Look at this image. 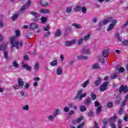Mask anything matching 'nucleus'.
<instances>
[{
  "instance_id": "7ed1b4c3",
  "label": "nucleus",
  "mask_w": 128,
  "mask_h": 128,
  "mask_svg": "<svg viewBox=\"0 0 128 128\" xmlns=\"http://www.w3.org/2000/svg\"><path fill=\"white\" fill-rule=\"evenodd\" d=\"M24 82L22 80V79L19 78L18 79V85L13 86L14 90H18L19 88H24Z\"/></svg>"
},
{
  "instance_id": "cd10ccee",
  "label": "nucleus",
  "mask_w": 128,
  "mask_h": 128,
  "mask_svg": "<svg viewBox=\"0 0 128 128\" xmlns=\"http://www.w3.org/2000/svg\"><path fill=\"white\" fill-rule=\"evenodd\" d=\"M39 68H40V63L36 62L34 65V70L36 71V72L38 71Z\"/></svg>"
},
{
  "instance_id": "dca6fc26",
  "label": "nucleus",
  "mask_w": 128,
  "mask_h": 128,
  "mask_svg": "<svg viewBox=\"0 0 128 128\" xmlns=\"http://www.w3.org/2000/svg\"><path fill=\"white\" fill-rule=\"evenodd\" d=\"M30 28L31 30H36L38 28V24L36 23H31L30 25Z\"/></svg>"
},
{
  "instance_id": "13d9d810",
  "label": "nucleus",
  "mask_w": 128,
  "mask_h": 128,
  "mask_svg": "<svg viewBox=\"0 0 128 128\" xmlns=\"http://www.w3.org/2000/svg\"><path fill=\"white\" fill-rule=\"evenodd\" d=\"M88 116H94V112H92V111L89 112L88 114Z\"/></svg>"
},
{
  "instance_id": "6ab92c4d",
  "label": "nucleus",
  "mask_w": 128,
  "mask_h": 128,
  "mask_svg": "<svg viewBox=\"0 0 128 128\" xmlns=\"http://www.w3.org/2000/svg\"><path fill=\"white\" fill-rule=\"evenodd\" d=\"M82 52L84 54H90V50L84 48L82 50Z\"/></svg>"
},
{
  "instance_id": "ea45409f",
  "label": "nucleus",
  "mask_w": 128,
  "mask_h": 128,
  "mask_svg": "<svg viewBox=\"0 0 128 128\" xmlns=\"http://www.w3.org/2000/svg\"><path fill=\"white\" fill-rule=\"evenodd\" d=\"M116 70H118L119 72H124V68L122 67H118Z\"/></svg>"
},
{
  "instance_id": "4d7b16f0",
  "label": "nucleus",
  "mask_w": 128,
  "mask_h": 128,
  "mask_svg": "<svg viewBox=\"0 0 128 128\" xmlns=\"http://www.w3.org/2000/svg\"><path fill=\"white\" fill-rule=\"evenodd\" d=\"M122 112H124V108H120L119 112H118L119 114H122Z\"/></svg>"
},
{
  "instance_id": "412c9836",
  "label": "nucleus",
  "mask_w": 128,
  "mask_h": 128,
  "mask_svg": "<svg viewBox=\"0 0 128 128\" xmlns=\"http://www.w3.org/2000/svg\"><path fill=\"white\" fill-rule=\"evenodd\" d=\"M50 66H58V60H53L50 62Z\"/></svg>"
},
{
  "instance_id": "5fc2aeb1",
  "label": "nucleus",
  "mask_w": 128,
  "mask_h": 128,
  "mask_svg": "<svg viewBox=\"0 0 128 128\" xmlns=\"http://www.w3.org/2000/svg\"><path fill=\"white\" fill-rule=\"evenodd\" d=\"M102 124L104 126H106V124H108V119H104Z\"/></svg>"
},
{
  "instance_id": "052dcab7",
  "label": "nucleus",
  "mask_w": 128,
  "mask_h": 128,
  "mask_svg": "<svg viewBox=\"0 0 128 128\" xmlns=\"http://www.w3.org/2000/svg\"><path fill=\"white\" fill-rule=\"evenodd\" d=\"M112 106H114L112 102H109L107 104L108 108H112Z\"/></svg>"
},
{
  "instance_id": "f257e3e1",
  "label": "nucleus",
  "mask_w": 128,
  "mask_h": 128,
  "mask_svg": "<svg viewBox=\"0 0 128 128\" xmlns=\"http://www.w3.org/2000/svg\"><path fill=\"white\" fill-rule=\"evenodd\" d=\"M16 36L10 37V44L12 48V52H14V48H16L17 50H19V48H22V46H24V42H18V41L16 40Z\"/></svg>"
},
{
  "instance_id": "c9c22d12",
  "label": "nucleus",
  "mask_w": 128,
  "mask_h": 128,
  "mask_svg": "<svg viewBox=\"0 0 128 128\" xmlns=\"http://www.w3.org/2000/svg\"><path fill=\"white\" fill-rule=\"evenodd\" d=\"M88 84H90V80L88 79L86 81H85V82H84L82 84V88H86V86H88Z\"/></svg>"
},
{
  "instance_id": "f3484780",
  "label": "nucleus",
  "mask_w": 128,
  "mask_h": 128,
  "mask_svg": "<svg viewBox=\"0 0 128 128\" xmlns=\"http://www.w3.org/2000/svg\"><path fill=\"white\" fill-rule=\"evenodd\" d=\"M62 31H60V30H57L55 34H54V36L56 38H58V36H62Z\"/></svg>"
},
{
  "instance_id": "ddd939ff",
  "label": "nucleus",
  "mask_w": 128,
  "mask_h": 128,
  "mask_svg": "<svg viewBox=\"0 0 128 128\" xmlns=\"http://www.w3.org/2000/svg\"><path fill=\"white\" fill-rule=\"evenodd\" d=\"M100 66V64L98 63H95L92 66V70H98Z\"/></svg>"
},
{
  "instance_id": "2f4dec72",
  "label": "nucleus",
  "mask_w": 128,
  "mask_h": 128,
  "mask_svg": "<svg viewBox=\"0 0 128 128\" xmlns=\"http://www.w3.org/2000/svg\"><path fill=\"white\" fill-rule=\"evenodd\" d=\"M6 48V44H4L0 45V50H4Z\"/></svg>"
},
{
  "instance_id": "864d4df0",
  "label": "nucleus",
  "mask_w": 128,
  "mask_h": 128,
  "mask_svg": "<svg viewBox=\"0 0 128 128\" xmlns=\"http://www.w3.org/2000/svg\"><path fill=\"white\" fill-rule=\"evenodd\" d=\"M30 88V84L27 83L24 85V90H28Z\"/></svg>"
},
{
  "instance_id": "6e6552de",
  "label": "nucleus",
  "mask_w": 128,
  "mask_h": 128,
  "mask_svg": "<svg viewBox=\"0 0 128 128\" xmlns=\"http://www.w3.org/2000/svg\"><path fill=\"white\" fill-rule=\"evenodd\" d=\"M94 104L95 106H98V108L96 110V114H100V112H102V106H100V104L98 103V101L95 102Z\"/></svg>"
},
{
  "instance_id": "f704fd0d",
  "label": "nucleus",
  "mask_w": 128,
  "mask_h": 128,
  "mask_svg": "<svg viewBox=\"0 0 128 128\" xmlns=\"http://www.w3.org/2000/svg\"><path fill=\"white\" fill-rule=\"evenodd\" d=\"M74 12H80V10H82V6H75L74 9Z\"/></svg>"
},
{
  "instance_id": "393cba45",
  "label": "nucleus",
  "mask_w": 128,
  "mask_h": 128,
  "mask_svg": "<svg viewBox=\"0 0 128 128\" xmlns=\"http://www.w3.org/2000/svg\"><path fill=\"white\" fill-rule=\"evenodd\" d=\"M72 26H74L76 28H82V25L76 23H74L72 24Z\"/></svg>"
},
{
  "instance_id": "f8f14e48",
  "label": "nucleus",
  "mask_w": 128,
  "mask_h": 128,
  "mask_svg": "<svg viewBox=\"0 0 128 128\" xmlns=\"http://www.w3.org/2000/svg\"><path fill=\"white\" fill-rule=\"evenodd\" d=\"M22 66L23 68H25V70H26L29 72H30V70H32V67L27 64H24V62H22Z\"/></svg>"
},
{
  "instance_id": "338daca9",
  "label": "nucleus",
  "mask_w": 128,
  "mask_h": 128,
  "mask_svg": "<svg viewBox=\"0 0 128 128\" xmlns=\"http://www.w3.org/2000/svg\"><path fill=\"white\" fill-rule=\"evenodd\" d=\"M123 44H124L125 46H128V40H125L122 42Z\"/></svg>"
},
{
  "instance_id": "c85d7f7f",
  "label": "nucleus",
  "mask_w": 128,
  "mask_h": 128,
  "mask_svg": "<svg viewBox=\"0 0 128 128\" xmlns=\"http://www.w3.org/2000/svg\"><path fill=\"white\" fill-rule=\"evenodd\" d=\"M78 58L79 60H88V56L80 55L78 56Z\"/></svg>"
},
{
  "instance_id": "aec40b11",
  "label": "nucleus",
  "mask_w": 128,
  "mask_h": 128,
  "mask_svg": "<svg viewBox=\"0 0 128 128\" xmlns=\"http://www.w3.org/2000/svg\"><path fill=\"white\" fill-rule=\"evenodd\" d=\"M40 14H50V10L48 9H41L40 10Z\"/></svg>"
},
{
  "instance_id": "603ef678",
  "label": "nucleus",
  "mask_w": 128,
  "mask_h": 128,
  "mask_svg": "<svg viewBox=\"0 0 128 128\" xmlns=\"http://www.w3.org/2000/svg\"><path fill=\"white\" fill-rule=\"evenodd\" d=\"M16 36H20V32L18 30H16L15 31Z\"/></svg>"
},
{
  "instance_id": "9d476101",
  "label": "nucleus",
  "mask_w": 128,
  "mask_h": 128,
  "mask_svg": "<svg viewBox=\"0 0 128 128\" xmlns=\"http://www.w3.org/2000/svg\"><path fill=\"white\" fill-rule=\"evenodd\" d=\"M31 4H32V2L30 0H29L28 2L26 4L24 5V6H23L21 8V11L22 12V11L24 10H26V8H28L30 6Z\"/></svg>"
},
{
  "instance_id": "e2e57ef3",
  "label": "nucleus",
  "mask_w": 128,
  "mask_h": 128,
  "mask_svg": "<svg viewBox=\"0 0 128 128\" xmlns=\"http://www.w3.org/2000/svg\"><path fill=\"white\" fill-rule=\"evenodd\" d=\"M118 78V76L116 74H114L111 76V78L112 80H114V78Z\"/></svg>"
},
{
  "instance_id": "3c124183",
  "label": "nucleus",
  "mask_w": 128,
  "mask_h": 128,
  "mask_svg": "<svg viewBox=\"0 0 128 128\" xmlns=\"http://www.w3.org/2000/svg\"><path fill=\"white\" fill-rule=\"evenodd\" d=\"M81 10H82L83 14H86L87 10H86V7H82H82Z\"/></svg>"
},
{
  "instance_id": "a878e982",
  "label": "nucleus",
  "mask_w": 128,
  "mask_h": 128,
  "mask_svg": "<svg viewBox=\"0 0 128 128\" xmlns=\"http://www.w3.org/2000/svg\"><path fill=\"white\" fill-rule=\"evenodd\" d=\"M48 120H54L56 118V116L54 114L53 115H49L48 116Z\"/></svg>"
},
{
  "instance_id": "39448f33",
  "label": "nucleus",
  "mask_w": 128,
  "mask_h": 128,
  "mask_svg": "<svg viewBox=\"0 0 128 128\" xmlns=\"http://www.w3.org/2000/svg\"><path fill=\"white\" fill-rule=\"evenodd\" d=\"M112 24H110L108 28L106 29L107 32H110V30H112L114 28V26H116V20H111Z\"/></svg>"
},
{
  "instance_id": "c03bdc74",
  "label": "nucleus",
  "mask_w": 128,
  "mask_h": 128,
  "mask_svg": "<svg viewBox=\"0 0 128 128\" xmlns=\"http://www.w3.org/2000/svg\"><path fill=\"white\" fill-rule=\"evenodd\" d=\"M112 118L114 120V122H116V120H118V116H116V115H115L113 118H110V122H112Z\"/></svg>"
},
{
  "instance_id": "09e8293b",
  "label": "nucleus",
  "mask_w": 128,
  "mask_h": 128,
  "mask_svg": "<svg viewBox=\"0 0 128 128\" xmlns=\"http://www.w3.org/2000/svg\"><path fill=\"white\" fill-rule=\"evenodd\" d=\"M91 98H92V100H94L96 98V96L94 94V93H92L91 94Z\"/></svg>"
},
{
  "instance_id": "20e7f679",
  "label": "nucleus",
  "mask_w": 128,
  "mask_h": 128,
  "mask_svg": "<svg viewBox=\"0 0 128 128\" xmlns=\"http://www.w3.org/2000/svg\"><path fill=\"white\" fill-rule=\"evenodd\" d=\"M110 84V82H105L102 84L100 86V92H106V90H108V86Z\"/></svg>"
},
{
  "instance_id": "680f3d73",
  "label": "nucleus",
  "mask_w": 128,
  "mask_h": 128,
  "mask_svg": "<svg viewBox=\"0 0 128 128\" xmlns=\"http://www.w3.org/2000/svg\"><path fill=\"white\" fill-rule=\"evenodd\" d=\"M51 32H46V34H45V36H46V38H48V36H50V34H51Z\"/></svg>"
},
{
  "instance_id": "5701e85b",
  "label": "nucleus",
  "mask_w": 128,
  "mask_h": 128,
  "mask_svg": "<svg viewBox=\"0 0 128 128\" xmlns=\"http://www.w3.org/2000/svg\"><path fill=\"white\" fill-rule=\"evenodd\" d=\"M110 54V51L108 50H104L103 51V56L104 58H108Z\"/></svg>"
},
{
  "instance_id": "a18cd8bd",
  "label": "nucleus",
  "mask_w": 128,
  "mask_h": 128,
  "mask_svg": "<svg viewBox=\"0 0 128 128\" xmlns=\"http://www.w3.org/2000/svg\"><path fill=\"white\" fill-rule=\"evenodd\" d=\"M84 120V116H82L79 118H78L77 120H76V122H82V120Z\"/></svg>"
},
{
  "instance_id": "58836bf2",
  "label": "nucleus",
  "mask_w": 128,
  "mask_h": 128,
  "mask_svg": "<svg viewBox=\"0 0 128 128\" xmlns=\"http://www.w3.org/2000/svg\"><path fill=\"white\" fill-rule=\"evenodd\" d=\"M90 102H92V100L90 99V98H88L86 100V101L84 102V104H86V106H88V104H90Z\"/></svg>"
},
{
  "instance_id": "de8ad7c7",
  "label": "nucleus",
  "mask_w": 128,
  "mask_h": 128,
  "mask_svg": "<svg viewBox=\"0 0 128 128\" xmlns=\"http://www.w3.org/2000/svg\"><path fill=\"white\" fill-rule=\"evenodd\" d=\"M64 112H70V107L65 106L64 108Z\"/></svg>"
},
{
  "instance_id": "a211bd4d",
  "label": "nucleus",
  "mask_w": 128,
  "mask_h": 128,
  "mask_svg": "<svg viewBox=\"0 0 128 128\" xmlns=\"http://www.w3.org/2000/svg\"><path fill=\"white\" fill-rule=\"evenodd\" d=\"M48 18L45 17V16H42L40 18L42 24L46 23V22H48Z\"/></svg>"
},
{
  "instance_id": "79ce46f5",
  "label": "nucleus",
  "mask_w": 128,
  "mask_h": 128,
  "mask_svg": "<svg viewBox=\"0 0 128 128\" xmlns=\"http://www.w3.org/2000/svg\"><path fill=\"white\" fill-rule=\"evenodd\" d=\"M4 58H6L7 60H8V53L7 51H4Z\"/></svg>"
},
{
  "instance_id": "a19ab883",
  "label": "nucleus",
  "mask_w": 128,
  "mask_h": 128,
  "mask_svg": "<svg viewBox=\"0 0 128 128\" xmlns=\"http://www.w3.org/2000/svg\"><path fill=\"white\" fill-rule=\"evenodd\" d=\"M118 128H122V126L120 124H122V119L118 118Z\"/></svg>"
},
{
  "instance_id": "f03ea898",
  "label": "nucleus",
  "mask_w": 128,
  "mask_h": 128,
  "mask_svg": "<svg viewBox=\"0 0 128 128\" xmlns=\"http://www.w3.org/2000/svg\"><path fill=\"white\" fill-rule=\"evenodd\" d=\"M84 89H80L77 91L76 96L74 98V100H76L78 98V102H80L83 98L86 96V93H84Z\"/></svg>"
},
{
  "instance_id": "69168bd1",
  "label": "nucleus",
  "mask_w": 128,
  "mask_h": 128,
  "mask_svg": "<svg viewBox=\"0 0 128 128\" xmlns=\"http://www.w3.org/2000/svg\"><path fill=\"white\" fill-rule=\"evenodd\" d=\"M24 60H30V58H28V55H26L24 57Z\"/></svg>"
},
{
  "instance_id": "6e6d98bb",
  "label": "nucleus",
  "mask_w": 128,
  "mask_h": 128,
  "mask_svg": "<svg viewBox=\"0 0 128 128\" xmlns=\"http://www.w3.org/2000/svg\"><path fill=\"white\" fill-rule=\"evenodd\" d=\"M122 101V98L117 99L116 101V104H120V103Z\"/></svg>"
},
{
  "instance_id": "0eeeda50",
  "label": "nucleus",
  "mask_w": 128,
  "mask_h": 128,
  "mask_svg": "<svg viewBox=\"0 0 128 128\" xmlns=\"http://www.w3.org/2000/svg\"><path fill=\"white\" fill-rule=\"evenodd\" d=\"M118 92L120 94H122V92L126 93L128 92V86H124V84L120 86L119 88Z\"/></svg>"
},
{
  "instance_id": "7c9ffc66",
  "label": "nucleus",
  "mask_w": 128,
  "mask_h": 128,
  "mask_svg": "<svg viewBox=\"0 0 128 128\" xmlns=\"http://www.w3.org/2000/svg\"><path fill=\"white\" fill-rule=\"evenodd\" d=\"M61 114L62 112L60 109H56L55 112H54V114L56 116H58V114Z\"/></svg>"
},
{
  "instance_id": "774afa93",
  "label": "nucleus",
  "mask_w": 128,
  "mask_h": 128,
  "mask_svg": "<svg viewBox=\"0 0 128 128\" xmlns=\"http://www.w3.org/2000/svg\"><path fill=\"white\" fill-rule=\"evenodd\" d=\"M84 126V123L82 122L81 124L78 126L77 128H82V127Z\"/></svg>"
},
{
  "instance_id": "4c0bfd02",
  "label": "nucleus",
  "mask_w": 128,
  "mask_h": 128,
  "mask_svg": "<svg viewBox=\"0 0 128 128\" xmlns=\"http://www.w3.org/2000/svg\"><path fill=\"white\" fill-rule=\"evenodd\" d=\"M115 37L116 38L118 42H122V38H120V36L118 32L116 33Z\"/></svg>"
},
{
  "instance_id": "9b49d317",
  "label": "nucleus",
  "mask_w": 128,
  "mask_h": 128,
  "mask_svg": "<svg viewBox=\"0 0 128 128\" xmlns=\"http://www.w3.org/2000/svg\"><path fill=\"white\" fill-rule=\"evenodd\" d=\"M76 42V40H74L71 41H67L66 42V46H70L72 44H74Z\"/></svg>"
},
{
  "instance_id": "423d86ee",
  "label": "nucleus",
  "mask_w": 128,
  "mask_h": 128,
  "mask_svg": "<svg viewBox=\"0 0 128 128\" xmlns=\"http://www.w3.org/2000/svg\"><path fill=\"white\" fill-rule=\"evenodd\" d=\"M112 20V17H110L107 18L106 20H103L102 21H101L99 23L100 26H106V24H108V22H110Z\"/></svg>"
},
{
  "instance_id": "8fccbe9b",
  "label": "nucleus",
  "mask_w": 128,
  "mask_h": 128,
  "mask_svg": "<svg viewBox=\"0 0 128 128\" xmlns=\"http://www.w3.org/2000/svg\"><path fill=\"white\" fill-rule=\"evenodd\" d=\"M44 30H45V32H48V30H50V25L47 24L46 27L44 28Z\"/></svg>"
},
{
  "instance_id": "0e129e2a",
  "label": "nucleus",
  "mask_w": 128,
  "mask_h": 128,
  "mask_svg": "<svg viewBox=\"0 0 128 128\" xmlns=\"http://www.w3.org/2000/svg\"><path fill=\"white\" fill-rule=\"evenodd\" d=\"M110 126L112 128H116V124H114V123H111Z\"/></svg>"
},
{
  "instance_id": "2eb2a0df",
  "label": "nucleus",
  "mask_w": 128,
  "mask_h": 128,
  "mask_svg": "<svg viewBox=\"0 0 128 128\" xmlns=\"http://www.w3.org/2000/svg\"><path fill=\"white\" fill-rule=\"evenodd\" d=\"M62 74V68L58 66L57 68L56 74L58 76H60Z\"/></svg>"
},
{
  "instance_id": "4be33fe9",
  "label": "nucleus",
  "mask_w": 128,
  "mask_h": 128,
  "mask_svg": "<svg viewBox=\"0 0 128 128\" xmlns=\"http://www.w3.org/2000/svg\"><path fill=\"white\" fill-rule=\"evenodd\" d=\"M102 78H98V80L94 82L95 86H100L102 82Z\"/></svg>"
},
{
  "instance_id": "1a4fd4ad",
  "label": "nucleus",
  "mask_w": 128,
  "mask_h": 128,
  "mask_svg": "<svg viewBox=\"0 0 128 128\" xmlns=\"http://www.w3.org/2000/svg\"><path fill=\"white\" fill-rule=\"evenodd\" d=\"M30 14L33 16L35 18L33 19L34 22H38V18L40 16V14L34 12V11L30 12Z\"/></svg>"
},
{
  "instance_id": "bf43d9fd",
  "label": "nucleus",
  "mask_w": 128,
  "mask_h": 128,
  "mask_svg": "<svg viewBox=\"0 0 128 128\" xmlns=\"http://www.w3.org/2000/svg\"><path fill=\"white\" fill-rule=\"evenodd\" d=\"M94 128H100V127L98 126V122H94Z\"/></svg>"
},
{
  "instance_id": "bb28decb",
  "label": "nucleus",
  "mask_w": 128,
  "mask_h": 128,
  "mask_svg": "<svg viewBox=\"0 0 128 128\" xmlns=\"http://www.w3.org/2000/svg\"><path fill=\"white\" fill-rule=\"evenodd\" d=\"M22 110H25L26 112H28V110H30V106L26 104L22 108Z\"/></svg>"
},
{
  "instance_id": "72a5a7b5",
  "label": "nucleus",
  "mask_w": 128,
  "mask_h": 128,
  "mask_svg": "<svg viewBox=\"0 0 128 128\" xmlns=\"http://www.w3.org/2000/svg\"><path fill=\"white\" fill-rule=\"evenodd\" d=\"M12 66H14V68H20V65L18 64V62L14 61L12 62Z\"/></svg>"
},
{
  "instance_id": "c756f323",
  "label": "nucleus",
  "mask_w": 128,
  "mask_h": 128,
  "mask_svg": "<svg viewBox=\"0 0 128 128\" xmlns=\"http://www.w3.org/2000/svg\"><path fill=\"white\" fill-rule=\"evenodd\" d=\"M80 110L82 112H86V108L84 106H82L80 108Z\"/></svg>"
},
{
  "instance_id": "37998d69",
  "label": "nucleus",
  "mask_w": 128,
  "mask_h": 128,
  "mask_svg": "<svg viewBox=\"0 0 128 128\" xmlns=\"http://www.w3.org/2000/svg\"><path fill=\"white\" fill-rule=\"evenodd\" d=\"M72 8L68 7L66 9V12H67V14H70V12H72Z\"/></svg>"
},
{
  "instance_id": "49530a36",
  "label": "nucleus",
  "mask_w": 128,
  "mask_h": 128,
  "mask_svg": "<svg viewBox=\"0 0 128 128\" xmlns=\"http://www.w3.org/2000/svg\"><path fill=\"white\" fill-rule=\"evenodd\" d=\"M83 42H84V38L80 39L78 42V46H80L81 44H82Z\"/></svg>"
},
{
  "instance_id": "b1692460",
  "label": "nucleus",
  "mask_w": 128,
  "mask_h": 128,
  "mask_svg": "<svg viewBox=\"0 0 128 128\" xmlns=\"http://www.w3.org/2000/svg\"><path fill=\"white\" fill-rule=\"evenodd\" d=\"M69 108H73L74 110H75L78 108V107L74 105V103H70L69 104Z\"/></svg>"
},
{
  "instance_id": "473e14b6",
  "label": "nucleus",
  "mask_w": 128,
  "mask_h": 128,
  "mask_svg": "<svg viewBox=\"0 0 128 128\" xmlns=\"http://www.w3.org/2000/svg\"><path fill=\"white\" fill-rule=\"evenodd\" d=\"M90 34H88L84 37L83 40L84 42H86V40H90Z\"/></svg>"
},
{
  "instance_id": "4468645a",
  "label": "nucleus",
  "mask_w": 128,
  "mask_h": 128,
  "mask_svg": "<svg viewBox=\"0 0 128 128\" xmlns=\"http://www.w3.org/2000/svg\"><path fill=\"white\" fill-rule=\"evenodd\" d=\"M40 4L41 6L44 8H46L48 6V2L46 0H42Z\"/></svg>"
},
{
  "instance_id": "e433bc0d",
  "label": "nucleus",
  "mask_w": 128,
  "mask_h": 128,
  "mask_svg": "<svg viewBox=\"0 0 128 128\" xmlns=\"http://www.w3.org/2000/svg\"><path fill=\"white\" fill-rule=\"evenodd\" d=\"M18 14H14L13 15V16H12V20L13 22H16V20H18Z\"/></svg>"
}]
</instances>
